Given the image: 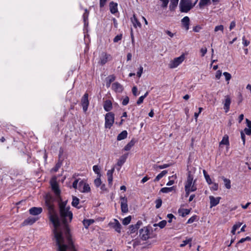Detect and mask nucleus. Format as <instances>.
Listing matches in <instances>:
<instances>
[{
	"label": "nucleus",
	"mask_w": 251,
	"mask_h": 251,
	"mask_svg": "<svg viewBox=\"0 0 251 251\" xmlns=\"http://www.w3.org/2000/svg\"><path fill=\"white\" fill-rule=\"evenodd\" d=\"M94 222V220L93 219H87L84 220L83 221V224L85 227V228H87L88 226L93 224Z\"/></svg>",
	"instance_id": "30"
},
{
	"label": "nucleus",
	"mask_w": 251,
	"mask_h": 251,
	"mask_svg": "<svg viewBox=\"0 0 251 251\" xmlns=\"http://www.w3.org/2000/svg\"><path fill=\"white\" fill-rule=\"evenodd\" d=\"M94 183L97 187L100 186L101 183L100 179L99 178L96 179L94 181Z\"/></svg>",
	"instance_id": "46"
},
{
	"label": "nucleus",
	"mask_w": 251,
	"mask_h": 251,
	"mask_svg": "<svg viewBox=\"0 0 251 251\" xmlns=\"http://www.w3.org/2000/svg\"><path fill=\"white\" fill-rule=\"evenodd\" d=\"M89 103L88 94L87 93H85L81 99V104L83 107L84 112H85L87 110Z\"/></svg>",
	"instance_id": "10"
},
{
	"label": "nucleus",
	"mask_w": 251,
	"mask_h": 251,
	"mask_svg": "<svg viewBox=\"0 0 251 251\" xmlns=\"http://www.w3.org/2000/svg\"><path fill=\"white\" fill-rule=\"evenodd\" d=\"M235 25H236L235 22L234 21H232L230 24L229 27L230 30H232L233 28H234Z\"/></svg>",
	"instance_id": "60"
},
{
	"label": "nucleus",
	"mask_w": 251,
	"mask_h": 251,
	"mask_svg": "<svg viewBox=\"0 0 251 251\" xmlns=\"http://www.w3.org/2000/svg\"><path fill=\"white\" fill-rule=\"evenodd\" d=\"M134 144L135 141L132 140L124 147V150L126 151H129Z\"/></svg>",
	"instance_id": "28"
},
{
	"label": "nucleus",
	"mask_w": 251,
	"mask_h": 251,
	"mask_svg": "<svg viewBox=\"0 0 251 251\" xmlns=\"http://www.w3.org/2000/svg\"><path fill=\"white\" fill-rule=\"evenodd\" d=\"M79 200L75 196H73V201L72 204L73 206L76 207L79 203Z\"/></svg>",
	"instance_id": "33"
},
{
	"label": "nucleus",
	"mask_w": 251,
	"mask_h": 251,
	"mask_svg": "<svg viewBox=\"0 0 251 251\" xmlns=\"http://www.w3.org/2000/svg\"><path fill=\"white\" fill-rule=\"evenodd\" d=\"M108 56L109 55H108L105 53H102L101 54L100 59V63H101V64L104 65L107 62Z\"/></svg>",
	"instance_id": "24"
},
{
	"label": "nucleus",
	"mask_w": 251,
	"mask_h": 251,
	"mask_svg": "<svg viewBox=\"0 0 251 251\" xmlns=\"http://www.w3.org/2000/svg\"><path fill=\"white\" fill-rule=\"evenodd\" d=\"M222 178L224 182V184L226 188L228 189H230L231 188L230 180L229 179L226 178L224 176H223Z\"/></svg>",
	"instance_id": "31"
},
{
	"label": "nucleus",
	"mask_w": 251,
	"mask_h": 251,
	"mask_svg": "<svg viewBox=\"0 0 251 251\" xmlns=\"http://www.w3.org/2000/svg\"><path fill=\"white\" fill-rule=\"evenodd\" d=\"M172 165L171 164H165L162 165H158L156 166L155 168H158L159 169H163L166 168H168Z\"/></svg>",
	"instance_id": "38"
},
{
	"label": "nucleus",
	"mask_w": 251,
	"mask_h": 251,
	"mask_svg": "<svg viewBox=\"0 0 251 251\" xmlns=\"http://www.w3.org/2000/svg\"><path fill=\"white\" fill-rule=\"evenodd\" d=\"M51 185L52 190L54 191V193L56 195V196H59L60 194V191L59 189L57 183L56 181H52L51 182Z\"/></svg>",
	"instance_id": "15"
},
{
	"label": "nucleus",
	"mask_w": 251,
	"mask_h": 251,
	"mask_svg": "<svg viewBox=\"0 0 251 251\" xmlns=\"http://www.w3.org/2000/svg\"><path fill=\"white\" fill-rule=\"evenodd\" d=\"M251 241V238L249 236H247L246 237V238H242L238 242L237 244H239V243H242L245 241Z\"/></svg>",
	"instance_id": "41"
},
{
	"label": "nucleus",
	"mask_w": 251,
	"mask_h": 251,
	"mask_svg": "<svg viewBox=\"0 0 251 251\" xmlns=\"http://www.w3.org/2000/svg\"><path fill=\"white\" fill-rule=\"evenodd\" d=\"M242 223H238L236 224H235L233 226V227H232V229L231 230V233L233 234H235V231L238 228H239L242 225Z\"/></svg>",
	"instance_id": "34"
},
{
	"label": "nucleus",
	"mask_w": 251,
	"mask_h": 251,
	"mask_svg": "<svg viewBox=\"0 0 251 251\" xmlns=\"http://www.w3.org/2000/svg\"><path fill=\"white\" fill-rule=\"evenodd\" d=\"M114 114L112 112H108L105 116V127L110 129L114 123Z\"/></svg>",
	"instance_id": "4"
},
{
	"label": "nucleus",
	"mask_w": 251,
	"mask_h": 251,
	"mask_svg": "<svg viewBox=\"0 0 251 251\" xmlns=\"http://www.w3.org/2000/svg\"><path fill=\"white\" fill-rule=\"evenodd\" d=\"M37 219V218L34 217H29L23 222L22 224V226H24L27 225H31L34 224Z\"/></svg>",
	"instance_id": "13"
},
{
	"label": "nucleus",
	"mask_w": 251,
	"mask_h": 251,
	"mask_svg": "<svg viewBox=\"0 0 251 251\" xmlns=\"http://www.w3.org/2000/svg\"><path fill=\"white\" fill-rule=\"evenodd\" d=\"M244 131L246 134L248 135H251V128H245Z\"/></svg>",
	"instance_id": "62"
},
{
	"label": "nucleus",
	"mask_w": 251,
	"mask_h": 251,
	"mask_svg": "<svg viewBox=\"0 0 251 251\" xmlns=\"http://www.w3.org/2000/svg\"><path fill=\"white\" fill-rule=\"evenodd\" d=\"M162 2V7H166L169 2V0H160Z\"/></svg>",
	"instance_id": "55"
},
{
	"label": "nucleus",
	"mask_w": 251,
	"mask_h": 251,
	"mask_svg": "<svg viewBox=\"0 0 251 251\" xmlns=\"http://www.w3.org/2000/svg\"><path fill=\"white\" fill-rule=\"evenodd\" d=\"M88 14H89V13H88V10L87 9H85V13H84L83 16V20H84L85 25L86 24V20L88 19Z\"/></svg>",
	"instance_id": "44"
},
{
	"label": "nucleus",
	"mask_w": 251,
	"mask_h": 251,
	"mask_svg": "<svg viewBox=\"0 0 251 251\" xmlns=\"http://www.w3.org/2000/svg\"><path fill=\"white\" fill-rule=\"evenodd\" d=\"M121 200V208L122 212L123 213H126L128 212V205H127V200L125 197H120Z\"/></svg>",
	"instance_id": "9"
},
{
	"label": "nucleus",
	"mask_w": 251,
	"mask_h": 251,
	"mask_svg": "<svg viewBox=\"0 0 251 251\" xmlns=\"http://www.w3.org/2000/svg\"><path fill=\"white\" fill-rule=\"evenodd\" d=\"M200 51L201 53V56H204L205 55V54L207 52V48L206 47H202L201 50H200Z\"/></svg>",
	"instance_id": "49"
},
{
	"label": "nucleus",
	"mask_w": 251,
	"mask_h": 251,
	"mask_svg": "<svg viewBox=\"0 0 251 251\" xmlns=\"http://www.w3.org/2000/svg\"><path fill=\"white\" fill-rule=\"evenodd\" d=\"M138 229L137 228V227L134 225H130L129 227V230L127 231V233L129 235H132V234L136 233ZM131 236L134 237L133 236Z\"/></svg>",
	"instance_id": "21"
},
{
	"label": "nucleus",
	"mask_w": 251,
	"mask_h": 251,
	"mask_svg": "<svg viewBox=\"0 0 251 251\" xmlns=\"http://www.w3.org/2000/svg\"><path fill=\"white\" fill-rule=\"evenodd\" d=\"M193 177L189 173L185 185V190L186 192L185 196L186 197L189 196L191 192H194L197 190V187L195 185V180H194V182H193Z\"/></svg>",
	"instance_id": "2"
},
{
	"label": "nucleus",
	"mask_w": 251,
	"mask_h": 251,
	"mask_svg": "<svg viewBox=\"0 0 251 251\" xmlns=\"http://www.w3.org/2000/svg\"><path fill=\"white\" fill-rule=\"evenodd\" d=\"M223 75L225 76V78L226 81H228L231 79V75L229 73L227 72H224Z\"/></svg>",
	"instance_id": "45"
},
{
	"label": "nucleus",
	"mask_w": 251,
	"mask_h": 251,
	"mask_svg": "<svg viewBox=\"0 0 251 251\" xmlns=\"http://www.w3.org/2000/svg\"><path fill=\"white\" fill-rule=\"evenodd\" d=\"M131 217L129 216L123 220L122 223L124 225H127L129 224L131 221Z\"/></svg>",
	"instance_id": "36"
},
{
	"label": "nucleus",
	"mask_w": 251,
	"mask_h": 251,
	"mask_svg": "<svg viewBox=\"0 0 251 251\" xmlns=\"http://www.w3.org/2000/svg\"><path fill=\"white\" fill-rule=\"evenodd\" d=\"M78 189L83 193H86L90 191V187L88 184L81 180L78 183Z\"/></svg>",
	"instance_id": "8"
},
{
	"label": "nucleus",
	"mask_w": 251,
	"mask_h": 251,
	"mask_svg": "<svg viewBox=\"0 0 251 251\" xmlns=\"http://www.w3.org/2000/svg\"><path fill=\"white\" fill-rule=\"evenodd\" d=\"M168 172L166 170H164L161 172V173L158 174L155 178L154 181L156 182L159 180L163 176L167 174Z\"/></svg>",
	"instance_id": "27"
},
{
	"label": "nucleus",
	"mask_w": 251,
	"mask_h": 251,
	"mask_svg": "<svg viewBox=\"0 0 251 251\" xmlns=\"http://www.w3.org/2000/svg\"><path fill=\"white\" fill-rule=\"evenodd\" d=\"M144 99L145 98H144V97H143L142 96H141L139 98L138 100L137 101V104L138 105H140V104H141L143 102Z\"/></svg>",
	"instance_id": "59"
},
{
	"label": "nucleus",
	"mask_w": 251,
	"mask_h": 251,
	"mask_svg": "<svg viewBox=\"0 0 251 251\" xmlns=\"http://www.w3.org/2000/svg\"><path fill=\"white\" fill-rule=\"evenodd\" d=\"M193 6L190 0H181L179 3L180 11L181 12H188Z\"/></svg>",
	"instance_id": "3"
},
{
	"label": "nucleus",
	"mask_w": 251,
	"mask_h": 251,
	"mask_svg": "<svg viewBox=\"0 0 251 251\" xmlns=\"http://www.w3.org/2000/svg\"><path fill=\"white\" fill-rule=\"evenodd\" d=\"M243 44L244 46H248L250 44V41L246 39L245 37L243 36L242 38Z\"/></svg>",
	"instance_id": "52"
},
{
	"label": "nucleus",
	"mask_w": 251,
	"mask_h": 251,
	"mask_svg": "<svg viewBox=\"0 0 251 251\" xmlns=\"http://www.w3.org/2000/svg\"><path fill=\"white\" fill-rule=\"evenodd\" d=\"M192 241L191 238L187 239L183 241V243L180 245V247H183L186 245L187 244L191 243Z\"/></svg>",
	"instance_id": "43"
},
{
	"label": "nucleus",
	"mask_w": 251,
	"mask_h": 251,
	"mask_svg": "<svg viewBox=\"0 0 251 251\" xmlns=\"http://www.w3.org/2000/svg\"><path fill=\"white\" fill-rule=\"evenodd\" d=\"M54 198L50 195L45 197L46 205L48 208L50 221L53 225V232L56 240L58 251H75L70 233L68 223L71 222L73 213L69 210V207H66V202L59 203V211L61 220L54 210Z\"/></svg>",
	"instance_id": "1"
},
{
	"label": "nucleus",
	"mask_w": 251,
	"mask_h": 251,
	"mask_svg": "<svg viewBox=\"0 0 251 251\" xmlns=\"http://www.w3.org/2000/svg\"><path fill=\"white\" fill-rule=\"evenodd\" d=\"M127 132L126 130L123 131L117 136V140L120 141L126 138Z\"/></svg>",
	"instance_id": "25"
},
{
	"label": "nucleus",
	"mask_w": 251,
	"mask_h": 251,
	"mask_svg": "<svg viewBox=\"0 0 251 251\" xmlns=\"http://www.w3.org/2000/svg\"><path fill=\"white\" fill-rule=\"evenodd\" d=\"M132 92L134 96H137V88L136 86H134L132 89Z\"/></svg>",
	"instance_id": "57"
},
{
	"label": "nucleus",
	"mask_w": 251,
	"mask_h": 251,
	"mask_svg": "<svg viewBox=\"0 0 251 251\" xmlns=\"http://www.w3.org/2000/svg\"><path fill=\"white\" fill-rule=\"evenodd\" d=\"M165 32L168 36H169L171 38L173 37L174 35L175 34V33H173L168 30H165Z\"/></svg>",
	"instance_id": "63"
},
{
	"label": "nucleus",
	"mask_w": 251,
	"mask_h": 251,
	"mask_svg": "<svg viewBox=\"0 0 251 251\" xmlns=\"http://www.w3.org/2000/svg\"><path fill=\"white\" fill-rule=\"evenodd\" d=\"M115 77L114 75H110L106 78V86L110 87L111 82L114 81Z\"/></svg>",
	"instance_id": "29"
},
{
	"label": "nucleus",
	"mask_w": 251,
	"mask_h": 251,
	"mask_svg": "<svg viewBox=\"0 0 251 251\" xmlns=\"http://www.w3.org/2000/svg\"><path fill=\"white\" fill-rule=\"evenodd\" d=\"M61 162H58L56 164L55 167L52 169V170L54 172H56L58 170L59 168L61 167Z\"/></svg>",
	"instance_id": "47"
},
{
	"label": "nucleus",
	"mask_w": 251,
	"mask_h": 251,
	"mask_svg": "<svg viewBox=\"0 0 251 251\" xmlns=\"http://www.w3.org/2000/svg\"><path fill=\"white\" fill-rule=\"evenodd\" d=\"M177 4H174V3L171 2L170 5V10H171V11L174 10L176 8V7L177 6Z\"/></svg>",
	"instance_id": "61"
},
{
	"label": "nucleus",
	"mask_w": 251,
	"mask_h": 251,
	"mask_svg": "<svg viewBox=\"0 0 251 251\" xmlns=\"http://www.w3.org/2000/svg\"><path fill=\"white\" fill-rule=\"evenodd\" d=\"M181 23L183 27L185 28L186 30H188L189 28L190 19L187 16L184 17L181 20Z\"/></svg>",
	"instance_id": "18"
},
{
	"label": "nucleus",
	"mask_w": 251,
	"mask_h": 251,
	"mask_svg": "<svg viewBox=\"0 0 251 251\" xmlns=\"http://www.w3.org/2000/svg\"><path fill=\"white\" fill-rule=\"evenodd\" d=\"M139 237L143 241H146L150 238V229L148 226H145L139 230Z\"/></svg>",
	"instance_id": "6"
},
{
	"label": "nucleus",
	"mask_w": 251,
	"mask_h": 251,
	"mask_svg": "<svg viewBox=\"0 0 251 251\" xmlns=\"http://www.w3.org/2000/svg\"><path fill=\"white\" fill-rule=\"evenodd\" d=\"M143 68L142 66H140L139 69V71L137 73V75L139 77H140L141 76V75L143 73Z\"/></svg>",
	"instance_id": "54"
},
{
	"label": "nucleus",
	"mask_w": 251,
	"mask_h": 251,
	"mask_svg": "<svg viewBox=\"0 0 251 251\" xmlns=\"http://www.w3.org/2000/svg\"><path fill=\"white\" fill-rule=\"evenodd\" d=\"M221 75L222 72L220 70H218V71L216 72L215 77L217 79H220Z\"/></svg>",
	"instance_id": "56"
},
{
	"label": "nucleus",
	"mask_w": 251,
	"mask_h": 251,
	"mask_svg": "<svg viewBox=\"0 0 251 251\" xmlns=\"http://www.w3.org/2000/svg\"><path fill=\"white\" fill-rule=\"evenodd\" d=\"M197 216H193L192 217H191L187 221V224H191L193 223L196 219Z\"/></svg>",
	"instance_id": "51"
},
{
	"label": "nucleus",
	"mask_w": 251,
	"mask_h": 251,
	"mask_svg": "<svg viewBox=\"0 0 251 251\" xmlns=\"http://www.w3.org/2000/svg\"><path fill=\"white\" fill-rule=\"evenodd\" d=\"M129 102V98L128 97H126L122 101V104L124 105H126Z\"/></svg>",
	"instance_id": "53"
},
{
	"label": "nucleus",
	"mask_w": 251,
	"mask_h": 251,
	"mask_svg": "<svg viewBox=\"0 0 251 251\" xmlns=\"http://www.w3.org/2000/svg\"><path fill=\"white\" fill-rule=\"evenodd\" d=\"M162 202V200L161 199H158L157 200H156L155 201V203H156L155 207L157 209L160 208L161 206Z\"/></svg>",
	"instance_id": "40"
},
{
	"label": "nucleus",
	"mask_w": 251,
	"mask_h": 251,
	"mask_svg": "<svg viewBox=\"0 0 251 251\" xmlns=\"http://www.w3.org/2000/svg\"><path fill=\"white\" fill-rule=\"evenodd\" d=\"M224 26L223 25H217L215 27L214 31L217 32L218 31H221L222 32L224 31Z\"/></svg>",
	"instance_id": "39"
},
{
	"label": "nucleus",
	"mask_w": 251,
	"mask_h": 251,
	"mask_svg": "<svg viewBox=\"0 0 251 251\" xmlns=\"http://www.w3.org/2000/svg\"><path fill=\"white\" fill-rule=\"evenodd\" d=\"M167 224V222L165 220H163L159 222L158 224H154V226H159L161 228L164 227Z\"/></svg>",
	"instance_id": "35"
},
{
	"label": "nucleus",
	"mask_w": 251,
	"mask_h": 251,
	"mask_svg": "<svg viewBox=\"0 0 251 251\" xmlns=\"http://www.w3.org/2000/svg\"><path fill=\"white\" fill-rule=\"evenodd\" d=\"M231 103V99L229 96H225V100L224 102V109L225 110V112L227 113L230 108V104Z\"/></svg>",
	"instance_id": "14"
},
{
	"label": "nucleus",
	"mask_w": 251,
	"mask_h": 251,
	"mask_svg": "<svg viewBox=\"0 0 251 251\" xmlns=\"http://www.w3.org/2000/svg\"><path fill=\"white\" fill-rule=\"evenodd\" d=\"M128 153H126V154H124L122 156H121L120 158L119 159L117 163V165L119 167L118 168V170H120L121 167L124 164V163L126 162V159L127 157Z\"/></svg>",
	"instance_id": "17"
},
{
	"label": "nucleus",
	"mask_w": 251,
	"mask_h": 251,
	"mask_svg": "<svg viewBox=\"0 0 251 251\" xmlns=\"http://www.w3.org/2000/svg\"><path fill=\"white\" fill-rule=\"evenodd\" d=\"M114 172V168H113L112 169L109 170L107 172V177L113 176V173Z\"/></svg>",
	"instance_id": "50"
},
{
	"label": "nucleus",
	"mask_w": 251,
	"mask_h": 251,
	"mask_svg": "<svg viewBox=\"0 0 251 251\" xmlns=\"http://www.w3.org/2000/svg\"><path fill=\"white\" fill-rule=\"evenodd\" d=\"M178 213L182 217H185L190 212V209H179L178 211Z\"/></svg>",
	"instance_id": "23"
},
{
	"label": "nucleus",
	"mask_w": 251,
	"mask_h": 251,
	"mask_svg": "<svg viewBox=\"0 0 251 251\" xmlns=\"http://www.w3.org/2000/svg\"><path fill=\"white\" fill-rule=\"evenodd\" d=\"M29 213L32 215H37L40 214L42 212V208L41 207H34L30 208L29 210Z\"/></svg>",
	"instance_id": "16"
},
{
	"label": "nucleus",
	"mask_w": 251,
	"mask_h": 251,
	"mask_svg": "<svg viewBox=\"0 0 251 251\" xmlns=\"http://www.w3.org/2000/svg\"><path fill=\"white\" fill-rule=\"evenodd\" d=\"M78 179H76L74 181V182H73V187L75 188V189H78V185H77V183L78 182Z\"/></svg>",
	"instance_id": "64"
},
{
	"label": "nucleus",
	"mask_w": 251,
	"mask_h": 251,
	"mask_svg": "<svg viewBox=\"0 0 251 251\" xmlns=\"http://www.w3.org/2000/svg\"><path fill=\"white\" fill-rule=\"evenodd\" d=\"M112 89L118 93H121L123 91L124 88L123 86L119 83L116 82L112 85Z\"/></svg>",
	"instance_id": "12"
},
{
	"label": "nucleus",
	"mask_w": 251,
	"mask_h": 251,
	"mask_svg": "<svg viewBox=\"0 0 251 251\" xmlns=\"http://www.w3.org/2000/svg\"><path fill=\"white\" fill-rule=\"evenodd\" d=\"M185 56L183 54L179 57L174 58L173 60L171 61L169 64L170 68L173 69L177 67L180 64H181L184 60Z\"/></svg>",
	"instance_id": "5"
},
{
	"label": "nucleus",
	"mask_w": 251,
	"mask_h": 251,
	"mask_svg": "<svg viewBox=\"0 0 251 251\" xmlns=\"http://www.w3.org/2000/svg\"><path fill=\"white\" fill-rule=\"evenodd\" d=\"M122 34H120L119 35H117L113 39V42L114 43H117L119 41L121 40L122 39Z\"/></svg>",
	"instance_id": "42"
},
{
	"label": "nucleus",
	"mask_w": 251,
	"mask_h": 251,
	"mask_svg": "<svg viewBox=\"0 0 251 251\" xmlns=\"http://www.w3.org/2000/svg\"><path fill=\"white\" fill-rule=\"evenodd\" d=\"M93 169L94 172L95 173H96L97 174H100V168L98 167V166H97V165L94 166L93 167Z\"/></svg>",
	"instance_id": "48"
},
{
	"label": "nucleus",
	"mask_w": 251,
	"mask_h": 251,
	"mask_svg": "<svg viewBox=\"0 0 251 251\" xmlns=\"http://www.w3.org/2000/svg\"><path fill=\"white\" fill-rule=\"evenodd\" d=\"M103 107L106 111H109L112 108V102L110 100H106L104 101Z\"/></svg>",
	"instance_id": "19"
},
{
	"label": "nucleus",
	"mask_w": 251,
	"mask_h": 251,
	"mask_svg": "<svg viewBox=\"0 0 251 251\" xmlns=\"http://www.w3.org/2000/svg\"><path fill=\"white\" fill-rule=\"evenodd\" d=\"M131 21L132 24L135 27L137 26L140 27L141 25L140 23L138 21L136 16L134 15L133 17L131 18Z\"/></svg>",
	"instance_id": "26"
},
{
	"label": "nucleus",
	"mask_w": 251,
	"mask_h": 251,
	"mask_svg": "<svg viewBox=\"0 0 251 251\" xmlns=\"http://www.w3.org/2000/svg\"><path fill=\"white\" fill-rule=\"evenodd\" d=\"M117 3L113 1L111 2L109 4L110 10L111 13L115 14L118 11Z\"/></svg>",
	"instance_id": "20"
},
{
	"label": "nucleus",
	"mask_w": 251,
	"mask_h": 251,
	"mask_svg": "<svg viewBox=\"0 0 251 251\" xmlns=\"http://www.w3.org/2000/svg\"><path fill=\"white\" fill-rule=\"evenodd\" d=\"M221 199V197L215 198L214 197H213L212 196H210L209 200H210V207L212 208V207L215 206L217 204H218Z\"/></svg>",
	"instance_id": "11"
},
{
	"label": "nucleus",
	"mask_w": 251,
	"mask_h": 251,
	"mask_svg": "<svg viewBox=\"0 0 251 251\" xmlns=\"http://www.w3.org/2000/svg\"><path fill=\"white\" fill-rule=\"evenodd\" d=\"M174 186L171 187H164L160 190V192L164 193H168L169 192L172 191L174 190Z\"/></svg>",
	"instance_id": "32"
},
{
	"label": "nucleus",
	"mask_w": 251,
	"mask_h": 251,
	"mask_svg": "<svg viewBox=\"0 0 251 251\" xmlns=\"http://www.w3.org/2000/svg\"><path fill=\"white\" fill-rule=\"evenodd\" d=\"M210 0H200L199 5L200 7H202L207 4Z\"/></svg>",
	"instance_id": "37"
},
{
	"label": "nucleus",
	"mask_w": 251,
	"mask_h": 251,
	"mask_svg": "<svg viewBox=\"0 0 251 251\" xmlns=\"http://www.w3.org/2000/svg\"><path fill=\"white\" fill-rule=\"evenodd\" d=\"M222 145L228 146L229 145L228 136L227 135H225L223 137L222 140L220 142L219 146H221Z\"/></svg>",
	"instance_id": "22"
},
{
	"label": "nucleus",
	"mask_w": 251,
	"mask_h": 251,
	"mask_svg": "<svg viewBox=\"0 0 251 251\" xmlns=\"http://www.w3.org/2000/svg\"><path fill=\"white\" fill-rule=\"evenodd\" d=\"M205 178L206 179V182L209 184H211L212 183V182L211 181V178H210V176L209 175H206V176L205 177Z\"/></svg>",
	"instance_id": "58"
},
{
	"label": "nucleus",
	"mask_w": 251,
	"mask_h": 251,
	"mask_svg": "<svg viewBox=\"0 0 251 251\" xmlns=\"http://www.w3.org/2000/svg\"><path fill=\"white\" fill-rule=\"evenodd\" d=\"M109 226L110 227L113 228L115 231L118 233H121L122 226L117 219H115L113 222H110L109 223Z\"/></svg>",
	"instance_id": "7"
}]
</instances>
